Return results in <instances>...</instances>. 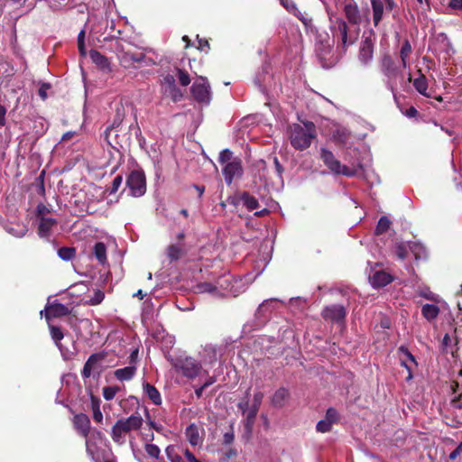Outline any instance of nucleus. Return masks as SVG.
Returning a JSON list of instances; mask_svg holds the SVG:
<instances>
[{"label":"nucleus","instance_id":"0e129e2a","mask_svg":"<svg viewBox=\"0 0 462 462\" xmlns=\"http://www.w3.org/2000/svg\"><path fill=\"white\" fill-rule=\"evenodd\" d=\"M238 408L242 411L243 414L250 408L248 402H242L238 404Z\"/></svg>","mask_w":462,"mask_h":462},{"label":"nucleus","instance_id":"37998d69","mask_svg":"<svg viewBox=\"0 0 462 462\" xmlns=\"http://www.w3.org/2000/svg\"><path fill=\"white\" fill-rule=\"evenodd\" d=\"M177 77L180 84L183 87H187L190 83L189 75L183 69H177Z\"/></svg>","mask_w":462,"mask_h":462},{"label":"nucleus","instance_id":"4be33fe9","mask_svg":"<svg viewBox=\"0 0 462 462\" xmlns=\"http://www.w3.org/2000/svg\"><path fill=\"white\" fill-rule=\"evenodd\" d=\"M135 373H136V366L134 365H131L125 366L124 368L116 369L114 372V375L117 380L124 382V381H130L134 376Z\"/></svg>","mask_w":462,"mask_h":462},{"label":"nucleus","instance_id":"1a4fd4ad","mask_svg":"<svg viewBox=\"0 0 462 462\" xmlns=\"http://www.w3.org/2000/svg\"><path fill=\"white\" fill-rule=\"evenodd\" d=\"M243 173L242 162L238 158L233 159L223 168V175L226 184L230 185L236 177L241 176Z\"/></svg>","mask_w":462,"mask_h":462},{"label":"nucleus","instance_id":"6e6d98bb","mask_svg":"<svg viewBox=\"0 0 462 462\" xmlns=\"http://www.w3.org/2000/svg\"><path fill=\"white\" fill-rule=\"evenodd\" d=\"M263 398V393L262 392H256L254 395V400H253L252 405L260 408Z\"/></svg>","mask_w":462,"mask_h":462},{"label":"nucleus","instance_id":"9b49d317","mask_svg":"<svg viewBox=\"0 0 462 462\" xmlns=\"http://www.w3.org/2000/svg\"><path fill=\"white\" fill-rule=\"evenodd\" d=\"M216 285L218 287V291H217V297H224L227 294H232L236 296L238 291L235 289V284L237 283V281L233 282L230 276H222L216 282Z\"/></svg>","mask_w":462,"mask_h":462},{"label":"nucleus","instance_id":"c85d7f7f","mask_svg":"<svg viewBox=\"0 0 462 462\" xmlns=\"http://www.w3.org/2000/svg\"><path fill=\"white\" fill-rule=\"evenodd\" d=\"M5 229L7 233L18 238L23 237L27 233V227L20 224L6 225Z\"/></svg>","mask_w":462,"mask_h":462},{"label":"nucleus","instance_id":"2eb2a0df","mask_svg":"<svg viewBox=\"0 0 462 462\" xmlns=\"http://www.w3.org/2000/svg\"><path fill=\"white\" fill-rule=\"evenodd\" d=\"M50 330H51V338L54 340L56 346L60 350L62 356L65 359L71 358L73 356V352H71L68 349H64L60 343L61 339L64 337V335H63L61 329L59 327L50 326Z\"/></svg>","mask_w":462,"mask_h":462},{"label":"nucleus","instance_id":"7c9ffc66","mask_svg":"<svg viewBox=\"0 0 462 462\" xmlns=\"http://www.w3.org/2000/svg\"><path fill=\"white\" fill-rule=\"evenodd\" d=\"M196 291L199 293H209L215 297H217V291H218V287L216 283L210 282H200L196 286Z\"/></svg>","mask_w":462,"mask_h":462},{"label":"nucleus","instance_id":"79ce46f5","mask_svg":"<svg viewBox=\"0 0 462 462\" xmlns=\"http://www.w3.org/2000/svg\"><path fill=\"white\" fill-rule=\"evenodd\" d=\"M167 254L171 260H178L181 255V249L178 245H170L167 250Z\"/></svg>","mask_w":462,"mask_h":462},{"label":"nucleus","instance_id":"39448f33","mask_svg":"<svg viewBox=\"0 0 462 462\" xmlns=\"http://www.w3.org/2000/svg\"><path fill=\"white\" fill-rule=\"evenodd\" d=\"M320 158L324 164L329 169L331 172L337 175L353 176L355 171L347 166L341 164V162L335 157L332 152L326 148H321Z\"/></svg>","mask_w":462,"mask_h":462},{"label":"nucleus","instance_id":"6ab92c4d","mask_svg":"<svg viewBox=\"0 0 462 462\" xmlns=\"http://www.w3.org/2000/svg\"><path fill=\"white\" fill-rule=\"evenodd\" d=\"M398 353L402 365H403L409 371V376L411 377L412 365H416L414 356L408 350V348L403 346L398 348Z\"/></svg>","mask_w":462,"mask_h":462},{"label":"nucleus","instance_id":"a211bd4d","mask_svg":"<svg viewBox=\"0 0 462 462\" xmlns=\"http://www.w3.org/2000/svg\"><path fill=\"white\" fill-rule=\"evenodd\" d=\"M374 45L370 39H365L361 42L359 50V60L363 64L369 63L373 59Z\"/></svg>","mask_w":462,"mask_h":462},{"label":"nucleus","instance_id":"774afa93","mask_svg":"<svg viewBox=\"0 0 462 462\" xmlns=\"http://www.w3.org/2000/svg\"><path fill=\"white\" fill-rule=\"evenodd\" d=\"M75 135V132H67L62 135V141H67Z\"/></svg>","mask_w":462,"mask_h":462},{"label":"nucleus","instance_id":"a878e982","mask_svg":"<svg viewBox=\"0 0 462 462\" xmlns=\"http://www.w3.org/2000/svg\"><path fill=\"white\" fill-rule=\"evenodd\" d=\"M413 87L415 89L424 97H430V95L428 93V80L422 74L413 80Z\"/></svg>","mask_w":462,"mask_h":462},{"label":"nucleus","instance_id":"bb28decb","mask_svg":"<svg viewBox=\"0 0 462 462\" xmlns=\"http://www.w3.org/2000/svg\"><path fill=\"white\" fill-rule=\"evenodd\" d=\"M412 51L411 45L408 40H405L402 45L401 51H400V57L402 60V67L408 68L410 66L409 62V57Z\"/></svg>","mask_w":462,"mask_h":462},{"label":"nucleus","instance_id":"ea45409f","mask_svg":"<svg viewBox=\"0 0 462 462\" xmlns=\"http://www.w3.org/2000/svg\"><path fill=\"white\" fill-rule=\"evenodd\" d=\"M409 249L414 254L416 259L421 258L425 255V249L420 244L409 243Z\"/></svg>","mask_w":462,"mask_h":462},{"label":"nucleus","instance_id":"f03ea898","mask_svg":"<svg viewBox=\"0 0 462 462\" xmlns=\"http://www.w3.org/2000/svg\"><path fill=\"white\" fill-rule=\"evenodd\" d=\"M316 137V126L312 122H304L303 125L294 124L290 126L291 144L297 150H306Z\"/></svg>","mask_w":462,"mask_h":462},{"label":"nucleus","instance_id":"4d7b16f0","mask_svg":"<svg viewBox=\"0 0 462 462\" xmlns=\"http://www.w3.org/2000/svg\"><path fill=\"white\" fill-rule=\"evenodd\" d=\"M50 89V85L47 84V83H43L42 84L41 88H39V96L42 98V99H46L47 98V91Z\"/></svg>","mask_w":462,"mask_h":462},{"label":"nucleus","instance_id":"680f3d73","mask_svg":"<svg viewBox=\"0 0 462 462\" xmlns=\"http://www.w3.org/2000/svg\"><path fill=\"white\" fill-rule=\"evenodd\" d=\"M5 107L0 104V126H4L5 125Z\"/></svg>","mask_w":462,"mask_h":462},{"label":"nucleus","instance_id":"f704fd0d","mask_svg":"<svg viewBox=\"0 0 462 462\" xmlns=\"http://www.w3.org/2000/svg\"><path fill=\"white\" fill-rule=\"evenodd\" d=\"M394 250L397 257L402 260L405 259L408 256L409 252H411L409 249V243L396 244Z\"/></svg>","mask_w":462,"mask_h":462},{"label":"nucleus","instance_id":"ddd939ff","mask_svg":"<svg viewBox=\"0 0 462 462\" xmlns=\"http://www.w3.org/2000/svg\"><path fill=\"white\" fill-rule=\"evenodd\" d=\"M118 59L120 63L125 68H129L134 62H142L145 60V54L143 52H132L130 51H123L119 54Z\"/></svg>","mask_w":462,"mask_h":462},{"label":"nucleus","instance_id":"9d476101","mask_svg":"<svg viewBox=\"0 0 462 462\" xmlns=\"http://www.w3.org/2000/svg\"><path fill=\"white\" fill-rule=\"evenodd\" d=\"M86 439V448L88 454L94 458L98 445H102L105 439L104 434L97 430H90Z\"/></svg>","mask_w":462,"mask_h":462},{"label":"nucleus","instance_id":"09e8293b","mask_svg":"<svg viewBox=\"0 0 462 462\" xmlns=\"http://www.w3.org/2000/svg\"><path fill=\"white\" fill-rule=\"evenodd\" d=\"M93 419L97 422H102L103 414L100 411L98 403H93Z\"/></svg>","mask_w":462,"mask_h":462},{"label":"nucleus","instance_id":"a19ab883","mask_svg":"<svg viewBox=\"0 0 462 462\" xmlns=\"http://www.w3.org/2000/svg\"><path fill=\"white\" fill-rule=\"evenodd\" d=\"M119 387L117 386H107L103 388V397L106 401H110L115 398L116 394L118 393Z\"/></svg>","mask_w":462,"mask_h":462},{"label":"nucleus","instance_id":"a18cd8bd","mask_svg":"<svg viewBox=\"0 0 462 462\" xmlns=\"http://www.w3.org/2000/svg\"><path fill=\"white\" fill-rule=\"evenodd\" d=\"M232 157L233 152L228 149H225L220 152L218 161L221 164L226 165L232 161Z\"/></svg>","mask_w":462,"mask_h":462},{"label":"nucleus","instance_id":"4468645a","mask_svg":"<svg viewBox=\"0 0 462 462\" xmlns=\"http://www.w3.org/2000/svg\"><path fill=\"white\" fill-rule=\"evenodd\" d=\"M73 423L79 433L87 438L90 431V420L83 413L77 414L73 419Z\"/></svg>","mask_w":462,"mask_h":462},{"label":"nucleus","instance_id":"c9c22d12","mask_svg":"<svg viewBox=\"0 0 462 462\" xmlns=\"http://www.w3.org/2000/svg\"><path fill=\"white\" fill-rule=\"evenodd\" d=\"M258 411V407L251 405L250 408L245 412L244 416L245 417L247 427H252Z\"/></svg>","mask_w":462,"mask_h":462},{"label":"nucleus","instance_id":"2f4dec72","mask_svg":"<svg viewBox=\"0 0 462 462\" xmlns=\"http://www.w3.org/2000/svg\"><path fill=\"white\" fill-rule=\"evenodd\" d=\"M94 254L100 263L106 262V247L104 243H97L94 246Z\"/></svg>","mask_w":462,"mask_h":462},{"label":"nucleus","instance_id":"f3484780","mask_svg":"<svg viewBox=\"0 0 462 462\" xmlns=\"http://www.w3.org/2000/svg\"><path fill=\"white\" fill-rule=\"evenodd\" d=\"M345 15L352 24H359L362 21L359 8L355 2H349L344 7Z\"/></svg>","mask_w":462,"mask_h":462},{"label":"nucleus","instance_id":"5fc2aeb1","mask_svg":"<svg viewBox=\"0 0 462 462\" xmlns=\"http://www.w3.org/2000/svg\"><path fill=\"white\" fill-rule=\"evenodd\" d=\"M337 419V412L335 409L329 408L326 413V420H329V421L333 424Z\"/></svg>","mask_w":462,"mask_h":462},{"label":"nucleus","instance_id":"f8f14e48","mask_svg":"<svg viewBox=\"0 0 462 462\" xmlns=\"http://www.w3.org/2000/svg\"><path fill=\"white\" fill-rule=\"evenodd\" d=\"M69 312L68 307L65 305L54 302L45 308L44 310L41 311V316L45 317L47 320L52 319V318H60L68 315Z\"/></svg>","mask_w":462,"mask_h":462},{"label":"nucleus","instance_id":"49530a36","mask_svg":"<svg viewBox=\"0 0 462 462\" xmlns=\"http://www.w3.org/2000/svg\"><path fill=\"white\" fill-rule=\"evenodd\" d=\"M332 423L329 420H319L316 426L317 430L321 433L328 432L331 430Z\"/></svg>","mask_w":462,"mask_h":462},{"label":"nucleus","instance_id":"3c124183","mask_svg":"<svg viewBox=\"0 0 462 462\" xmlns=\"http://www.w3.org/2000/svg\"><path fill=\"white\" fill-rule=\"evenodd\" d=\"M143 53L145 54V60H143L142 62H143L145 65L150 66V65H154L157 63V57L153 58V57L148 56L149 53L154 54L152 51V50L146 49Z\"/></svg>","mask_w":462,"mask_h":462},{"label":"nucleus","instance_id":"13d9d810","mask_svg":"<svg viewBox=\"0 0 462 462\" xmlns=\"http://www.w3.org/2000/svg\"><path fill=\"white\" fill-rule=\"evenodd\" d=\"M448 8L453 10H462V0H450Z\"/></svg>","mask_w":462,"mask_h":462},{"label":"nucleus","instance_id":"69168bd1","mask_svg":"<svg viewBox=\"0 0 462 462\" xmlns=\"http://www.w3.org/2000/svg\"><path fill=\"white\" fill-rule=\"evenodd\" d=\"M234 440V434L233 433H226L224 435V441L226 444H230Z\"/></svg>","mask_w":462,"mask_h":462},{"label":"nucleus","instance_id":"b1692460","mask_svg":"<svg viewBox=\"0 0 462 462\" xmlns=\"http://www.w3.org/2000/svg\"><path fill=\"white\" fill-rule=\"evenodd\" d=\"M371 5L373 9L374 23L375 26H377L383 18L384 5L381 0H371Z\"/></svg>","mask_w":462,"mask_h":462},{"label":"nucleus","instance_id":"de8ad7c7","mask_svg":"<svg viewBox=\"0 0 462 462\" xmlns=\"http://www.w3.org/2000/svg\"><path fill=\"white\" fill-rule=\"evenodd\" d=\"M166 454L171 462H185L184 458L173 452L170 447L166 448Z\"/></svg>","mask_w":462,"mask_h":462},{"label":"nucleus","instance_id":"473e14b6","mask_svg":"<svg viewBox=\"0 0 462 462\" xmlns=\"http://www.w3.org/2000/svg\"><path fill=\"white\" fill-rule=\"evenodd\" d=\"M97 361V355H91L88 357V359L85 363V365L83 366V370H82V376L84 378L90 377V375L92 374V370H93Z\"/></svg>","mask_w":462,"mask_h":462},{"label":"nucleus","instance_id":"4c0bfd02","mask_svg":"<svg viewBox=\"0 0 462 462\" xmlns=\"http://www.w3.org/2000/svg\"><path fill=\"white\" fill-rule=\"evenodd\" d=\"M391 226V221L386 217H382L376 226L375 233L377 235L386 232Z\"/></svg>","mask_w":462,"mask_h":462},{"label":"nucleus","instance_id":"5701e85b","mask_svg":"<svg viewBox=\"0 0 462 462\" xmlns=\"http://www.w3.org/2000/svg\"><path fill=\"white\" fill-rule=\"evenodd\" d=\"M56 225V221L50 217H42L39 224L38 234L41 237H48L51 228Z\"/></svg>","mask_w":462,"mask_h":462},{"label":"nucleus","instance_id":"338daca9","mask_svg":"<svg viewBox=\"0 0 462 462\" xmlns=\"http://www.w3.org/2000/svg\"><path fill=\"white\" fill-rule=\"evenodd\" d=\"M137 356H138V350L135 349L134 350L131 355H130V361H131V364H134L136 362V359H137Z\"/></svg>","mask_w":462,"mask_h":462},{"label":"nucleus","instance_id":"e433bc0d","mask_svg":"<svg viewBox=\"0 0 462 462\" xmlns=\"http://www.w3.org/2000/svg\"><path fill=\"white\" fill-rule=\"evenodd\" d=\"M59 256L64 261H69L74 258L76 250L73 247H61L58 251Z\"/></svg>","mask_w":462,"mask_h":462},{"label":"nucleus","instance_id":"58836bf2","mask_svg":"<svg viewBox=\"0 0 462 462\" xmlns=\"http://www.w3.org/2000/svg\"><path fill=\"white\" fill-rule=\"evenodd\" d=\"M288 396V392L284 388H281L273 394V402L275 405L282 406Z\"/></svg>","mask_w":462,"mask_h":462},{"label":"nucleus","instance_id":"dca6fc26","mask_svg":"<svg viewBox=\"0 0 462 462\" xmlns=\"http://www.w3.org/2000/svg\"><path fill=\"white\" fill-rule=\"evenodd\" d=\"M185 436L189 444L193 447L201 446L203 443V435L196 424H190L187 427Z\"/></svg>","mask_w":462,"mask_h":462},{"label":"nucleus","instance_id":"bf43d9fd","mask_svg":"<svg viewBox=\"0 0 462 462\" xmlns=\"http://www.w3.org/2000/svg\"><path fill=\"white\" fill-rule=\"evenodd\" d=\"M163 84L167 85L169 89L175 86V79L172 75H166L163 78Z\"/></svg>","mask_w":462,"mask_h":462},{"label":"nucleus","instance_id":"6e6552de","mask_svg":"<svg viewBox=\"0 0 462 462\" xmlns=\"http://www.w3.org/2000/svg\"><path fill=\"white\" fill-rule=\"evenodd\" d=\"M321 315L324 319L331 322H342L346 316V310L344 306L340 304H332L326 306Z\"/></svg>","mask_w":462,"mask_h":462},{"label":"nucleus","instance_id":"72a5a7b5","mask_svg":"<svg viewBox=\"0 0 462 462\" xmlns=\"http://www.w3.org/2000/svg\"><path fill=\"white\" fill-rule=\"evenodd\" d=\"M241 199L248 210H254L259 208L258 200L248 193H244Z\"/></svg>","mask_w":462,"mask_h":462},{"label":"nucleus","instance_id":"7ed1b4c3","mask_svg":"<svg viewBox=\"0 0 462 462\" xmlns=\"http://www.w3.org/2000/svg\"><path fill=\"white\" fill-rule=\"evenodd\" d=\"M143 425L141 415L134 413L127 419L118 420L112 428L111 437L118 444L125 441V434L139 430Z\"/></svg>","mask_w":462,"mask_h":462},{"label":"nucleus","instance_id":"412c9836","mask_svg":"<svg viewBox=\"0 0 462 462\" xmlns=\"http://www.w3.org/2000/svg\"><path fill=\"white\" fill-rule=\"evenodd\" d=\"M370 282L374 287H383L392 282V276L385 272L379 271L370 277Z\"/></svg>","mask_w":462,"mask_h":462},{"label":"nucleus","instance_id":"864d4df0","mask_svg":"<svg viewBox=\"0 0 462 462\" xmlns=\"http://www.w3.org/2000/svg\"><path fill=\"white\" fill-rule=\"evenodd\" d=\"M122 182H123V178H122V176L117 175V176L113 180L110 193H116V192L118 190V189L120 188V186L122 185Z\"/></svg>","mask_w":462,"mask_h":462},{"label":"nucleus","instance_id":"0eeeda50","mask_svg":"<svg viewBox=\"0 0 462 462\" xmlns=\"http://www.w3.org/2000/svg\"><path fill=\"white\" fill-rule=\"evenodd\" d=\"M191 94L198 102L208 104L211 98L210 86L204 77H199L191 86Z\"/></svg>","mask_w":462,"mask_h":462},{"label":"nucleus","instance_id":"e2e57ef3","mask_svg":"<svg viewBox=\"0 0 462 462\" xmlns=\"http://www.w3.org/2000/svg\"><path fill=\"white\" fill-rule=\"evenodd\" d=\"M184 455L189 462H201L200 460L197 459L195 456L188 449L185 450Z\"/></svg>","mask_w":462,"mask_h":462},{"label":"nucleus","instance_id":"f257e3e1","mask_svg":"<svg viewBox=\"0 0 462 462\" xmlns=\"http://www.w3.org/2000/svg\"><path fill=\"white\" fill-rule=\"evenodd\" d=\"M330 30L333 36L332 41L327 34L324 37L321 35L317 37L316 52L321 60H326L330 54L335 41L343 48L347 43V25L344 20L337 18L335 21H331Z\"/></svg>","mask_w":462,"mask_h":462},{"label":"nucleus","instance_id":"c756f323","mask_svg":"<svg viewBox=\"0 0 462 462\" xmlns=\"http://www.w3.org/2000/svg\"><path fill=\"white\" fill-rule=\"evenodd\" d=\"M90 58H91L92 61L95 64H97L99 68H101V69H108L109 68L110 63H109L107 58L105 57L104 55H102L97 51L92 50L90 51Z\"/></svg>","mask_w":462,"mask_h":462},{"label":"nucleus","instance_id":"423d86ee","mask_svg":"<svg viewBox=\"0 0 462 462\" xmlns=\"http://www.w3.org/2000/svg\"><path fill=\"white\" fill-rule=\"evenodd\" d=\"M126 186L130 195L133 197H142L146 192V179L143 171H133L127 177Z\"/></svg>","mask_w":462,"mask_h":462},{"label":"nucleus","instance_id":"052dcab7","mask_svg":"<svg viewBox=\"0 0 462 462\" xmlns=\"http://www.w3.org/2000/svg\"><path fill=\"white\" fill-rule=\"evenodd\" d=\"M273 163L275 165V170H276V173H277L278 177L282 178V174L283 172V168L281 165V163H280V162H279L277 157L273 158Z\"/></svg>","mask_w":462,"mask_h":462},{"label":"nucleus","instance_id":"603ef678","mask_svg":"<svg viewBox=\"0 0 462 462\" xmlns=\"http://www.w3.org/2000/svg\"><path fill=\"white\" fill-rule=\"evenodd\" d=\"M170 94L171 97V99L174 102L180 101L182 97L181 91L174 86L173 88H170Z\"/></svg>","mask_w":462,"mask_h":462},{"label":"nucleus","instance_id":"c03bdc74","mask_svg":"<svg viewBox=\"0 0 462 462\" xmlns=\"http://www.w3.org/2000/svg\"><path fill=\"white\" fill-rule=\"evenodd\" d=\"M145 451L151 457L156 458V459L159 458V456L161 453L160 448L154 444H146Z\"/></svg>","mask_w":462,"mask_h":462},{"label":"nucleus","instance_id":"20e7f679","mask_svg":"<svg viewBox=\"0 0 462 462\" xmlns=\"http://www.w3.org/2000/svg\"><path fill=\"white\" fill-rule=\"evenodd\" d=\"M171 364L176 373L189 379L197 377L202 371L201 364L189 356L176 358Z\"/></svg>","mask_w":462,"mask_h":462},{"label":"nucleus","instance_id":"aec40b11","mask_svg":"<svg viewBox=\"0 0 462 462\" xmlns=\"http://www.w3.org/2000/svg\"><path fill=\"white\" fill-rule=\"evenodd\" d=\"M382 71L389 79H395L398 75L397 68L391 57L385 56L382 60Z\"/></svg>","mask_w":462,"mask_h":462},{"label":"nucleus","instance_id":"393cba45","mask_svg":"<svg viewBox=\"0 0 462 462\" xmlns=\"http://www.w3.org/2000/svg\"><path fill=\"white\" fill-rule=\"evenodd\" d=\"M143 391L152 403L155 405H160L162 403L161 394L153 385L148 383H143Z\"/></svg>","mask_w":462,"mask_h":462},{"label":"nucleus","instance_id":"8fccbe9b","mask_svg":"<svg viewBox=\"0 0 462 462\" xmlns=\"http://www.w3.org/2000/svg\"><path fill=\"white\" fill-rule=\"evenodd\" d=\"M84 37H85V32L81 31L79 33V36H78V45H79V52H80V54L82 56L86 55V49H85V44H84Z\"/></svg>","mask_w":462,"mask_h":462},{"label":"nucleus","instance_id":"cd10ccee","mask_svg":"<svg viewBox=\"0 0 462 462\" xmlns=\"http://www.w3.org/2000/svg\"><path fill=\"white\" fill-rule=\"evenodd\" d=\"M423 317L429 321L434 320L439 314V308L434 304H425L421 310Z\"/></svg>","mask_w":462,"mask_h":462}]
</instances>
